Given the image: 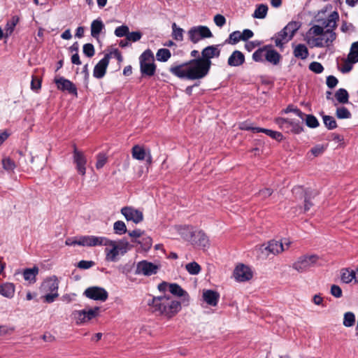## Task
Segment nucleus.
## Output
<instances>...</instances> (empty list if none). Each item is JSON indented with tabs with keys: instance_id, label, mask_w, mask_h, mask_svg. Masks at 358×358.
<instances>
[{
	"instance_id": "nucleus-50",
	"label": "nucleus",
	"mask_w": 358,
	"mask_h": 358,
	"mask_svg": "<svg viewBox=\"0 0 358 358\" xmlns=\"http://www.w3.org/2000/svg\"><path fill=\"white\" fill-rule=\"evenodd\" d=\"M306 125L310 128H316L319 125L318 120L313 115H306Z\"/></svg>"
},
{
	"instance_id": "nucleus-11",
	"label": "nucleus",
	"mask_w": 358,
	"mask_h": 358,
	"mask_svg": "<svg viewBox=\"0 0 358 358\" xmlns=\"http://www.w3.org/2000/svg\"><path fill=\"white\" fill-rule=\"evenodd\" d=\"M121 213L127 222L138 224L143 222V215L142 211L132 206H126L121 209Z\"/></svg>"
},
{
	"instance_id": "nucleus-47",
	"label": "nucleus",
	"mask_w": 358,
	"mask_h": 358,
	"mask_svg": "<svg viewBox=\"0 0 358 358\" xmlns=\"http://www.w3.org/2000/svg\"><path fill=\"white\" fill-rule=\"evenodd\" d=\"M355 63L356 62H352V60H350L349 57H348L347 59L343 61V64L340 67L341 71L344 73L350 72L352 69L353 64Z\"/></svg>"
},
{
	"instance_id": "nucleus-45",
	"label": "nucleus",
	"mask_w": 358,
	"mask_h": 358,
	"mask_svg": "<svg viewBox=\"0 0 358 358\" xmlns=\"http://www.w3.org/2000/svg\"><path fill=\"white\" fill-rule=\"evenodd\" d=\"M348 57L352 62H358V41L352 43Z\"/></svg>"
},
{
	"instance_id": "nucleus-39",
	"label": "nucleus",
	"mask_w": 358,
	"mask_h": 358,
	"mask_svg": "<svg viewBox=\"0 0 358 358\" xmlns=\"http://www.w3.org/2000/svg\"><path fill=\"white\" fill-rule=\"evenodd\" d=\"M172 37L177 41H182L183 40V29L177 26L174 22L172 24Z\"/></svg>"
},
{
	"instance_id": "nucleus-40",
	"label": "nucleus",
	"mask_w": 358,
	"mask_h": 358,
	"mask_svg": "<svg viewBox=\"0 0 358 358\" xmlns=\"http://www.w3.org/2000/svg\"><path fill=\"white\" fill-rule=\"evenodd\" d=\"M171 56V52L169 50L166 48H161L158 50L156 57L157 59L159 62H166Z\"/></svg>"
},
{
	"instance_id": "nucleus-12",
	"label": "nucleus",
	"mask_w": 358,
	"mask_h": 358,
	"mask_svg": "<svg viewBox=\"0 0 358 358\" xmlns=\"http://www.w3.org/2000/svg\"><path fill=\"white\" fill-rule=\"evenodd\" d=\"M189 241L194 247L199 249H205L210 245L208 237L202 230H194Z\"/></svg>"
},
{
	"instance_id": "nucleus-44",
	"label": "nucleus",
	"mask_w": 358,
	"mask_h": 358,
	"mask_svg": "<svg viewBox=\"0 0 358 358\" xmlns=\"http://www.w3.org/2000/svg\"><path fill=\"white\" fill-rule=\"evenodd\" d=\"M90 239L92 242V247L97 245L107 246V243L109 240L106 237L95 236H90Z\"/></svg>"
},
{
	"instance_id": "nucleus-33",
	"label": "nucleus",
	"mask_w": 358,
	"mask_h": 358,
	"mask_svg": "<svg viewBox=\"0 0 358 358\" xmlns=\"http://www.w3.org/2000/svg\"><path fill=\"white\" fill-rule=\"evenodd\" d=\"M294 55L296 57L305 59L308 56V50L305 45L299 44L294 49Z\"/></svg>"
},
{
	"instance_id": "nucleus-10",
	"label": "nucleus",
	"mask_w": 358,
	"mask_h": 358,
	"mask_svg": "<svg viewBox=\"0 0 358 358\" xmlns=\"http://www.w3.org/2000/svg\"><path fill=\"white\" fill-rule=\"evenodd\" d=\"M83 294L87 298L94 301H106L108 298V292L103 287L98 286L87 288Z\"/></svg>"
},
{
	"instance_id": "nucleus-59",
	"label": "nucleus",
	"mask_w": 358,
	"mask_h": 358,
	"mask_svg": "<svg viewBox=\"0 0 358 358\" xmlns=\"http://www.w3.org/2000/svg\"><path fill=\"white\" fill-rule=\"evenodd\" d=\"M213 20H214L215 24L219 27H223L226 23L225 17L222 15H220V14L215 15L214 16Z\"/></svg>"
},
{
	"instance_id": "nucleus-30",
	"label": "nucleus",
	"mask_w": 358,
	"mask_h": 358,
	"mask_svg": "<svg viewBox=\"0 0 358 358\" xmlns=\"http://www.w3.org/2000/svg\"><path fill=\"white\" fill-rule=\"evenodd\" d=\"M15 285L10 282L0 285V294L4 297L11 299L14 296Z\"/></svg>"
},
{
	"instance_id": "nucleus-36",
	"label": "nucleus",
	"mask_w": 358,
	"mask_h": 358,
	"mask_svg": "<svg viewBox=\"0 0 358 358\" xmlns=\"http://www.w3.org/2000/svg\"><path fill=\"white\" fill-rule=\"evenodd\" d=\"M134 242L140 244L143 250L148 251L149 250L152 245V239L151 237L145 236V234L141 237V240H135Z\"/></svg>"
},
{
	"instance_id": "nucleus-4",
	"label": "nucleus",
	"mask_w": 358,
	"mask_h": 358,
	"mask_svg": "<svg viewBox=\"0 0 358 358\" xmlns=\"http://www.w3.org/2000/svg\"><path fill=\"white\" fill-rule=\"evenodd\" d=\"M129 243L127 241L122 239L116 242L115 241L108 240L107 246L111 248H105L106 260L107 262H116L119 260L118 255H124L129 250Z\"/></svg>"
},
{
	"instance_id": "nucleus-7",
	"label": "nucleus",
	"mask_w": 358,
	"mask_h": 358,
	"mask_svg": "<svg viewBox=\"0 0 358 358\" xmlns=\"http://www.w3.org/2000/svg\"><path fill=\"white\" fill-rule=\"evenodd\" d=\"M320 257L317 255H303L293 264L292 267L299 273L308 271L310 268L315 266Z\"/></svg>"
},
{
	"instance_id": "nucleus-34",
	"label": "nucleus",
	"mask_w": 358,
	"mask_h": 358,
	"mask_svg": "<svg viewBox=\"0 0 358 358\" xmlns=\"http://www.w3.org/2000/svg\"><path fill=\"white\" fill-rule=\"evenodd\" d=\"M357 278V271H349L348 268L343 269L341 273V279L344 283H350L353 279Z\"/></svg>"
},
{
	"instance_id": "nucleus-22",
	"label": "nucleus",
	"mask_w": 358,
	"mask_h": 358,
	"mask_svg": "<svg viewBox=\"0 0 358 358\" xmlns=\"http://www.w3.org/2000/svg\"><path fill=\"white\" fill-rule=\"evenodd\" d=\"M132 157L137 160H143L146 159L149 164L152 162V157L150 152H146V150L140 145H135L133 147Z\"/></svg>"
},
{
	"instance_id": "nucleus-46",
	"label": "nucleus",
	"mask_w": 358,
	"mask_h": 358,
	"mask_svg": "<svg viewBox=\"0 0 358 358\" xmlns=\"http://www.w3.org/2000/svg\"><path fill=\"white\" fill-rule=\"evenodd\" d=\"M336 117L339 119H348L351 117V113L345 107H339L336 109Z\"/></svg>"
},
{
	"instance_id": "nucleus-64",
	"label": "nucleus",
	"mask_w": 358,
	"mask_h": 358,
	"mask_svg": "<svg viewBox=\"0 0 358 358\" xmlns=\"http://www.w3.org/2000/svg\"><path fill=\"white\" fill-rule=\"evenodd\" d=\"M144 234L145 231L140 229H136L131 231H129V236L133 238H141Z\"/></svg>"
},
{
	"instance_id": "nucleus-6",
	"label": "nucleus",
	"mask_w": 358,
	"mask_h": 358,
	"mask_svg": "<svg viewBox=\"0 0 358 358\" xmlns=\"http://www.w3.org/2000/svg\"><path fill=\"white\" fill-rule=\"evenodd\" d=\"M274 121L281 129L286 132L298 134L303 131V127L299 120L289 118L276 117Z\"/></svg>"
},
{
	"instance_id": "nucleus-29",
	"label": "nucleus",
	"mask_w": 358,
	"mask_h": 358,
	"mask_svg": "<svg viewBox=\"0 0 358 358\" xmlns=\"http://www.w3.org/2000/svg\"><path fill=\"white\" fill-rule=\"evenodd\" d=\"M175 229L184 240L188 241L192 237V232L194 231L193 229L189 228V225H175Z\"/></svg>"
},
{
	"instance_id": "nucleus-2",
	"label": "nucleus",
	"mask_w": 358,
	"mask_h": 358,
	"mask_svg": "<svg viewBox=\"0 0 358 358\" xmlns=\"http://www.w3.org/2000/svg\"><path fill=\"white\" fill-rule=\"evenodd\" d=\"M208 63L204 64L199 58L189 62L171 66L169 71L180 78L199 80L204 78L209 72Z\"/></svg>"
},
{
	"instance_id": "nucleus-15",
	"label": "nucleus",
	"mask_w": 358,
	"mask_h": 358,
	"mask_svg": "<svg viewBox=\"0 0 358 358\" xmlns=\"http://www.w3.org/2000/svg\"><path fill=\"white\" fill-rule=\"evenodd\" d=\"M220 50L217 45H209L205 48L201 52V57L199 59L204 63H208V67L210 68L212 64L210 59L218 57Z\"/></svg>"
},
{
	"instance_id": "nucleus-5",
	"label": "nucleus",
	"mask_w": 358,
	"mask_h": 358,
	"mask_svg": "<svg viewBox=\"0 0 358 358\" xmlns=\"http://www.w3.org/2000/svg\"><path fill=\"white\" fill-rule=\"evenodd\" d=\"M141 71L143 75L151 76L154 75L156 66L154 63V55L150 50H147L140 56Z\"/></svg>"
},
{
	"instance_id": "nucleus-13",
	"label": "nucleus",
	"mask_w": 358,
	"mask_h": 358,
	"mask_svg": "<svg viewBox=\"0 0 358 358\" xmlns=\"http://www.w3.org/2000/svg\"><path fill=\"white\" fill-rule=\"evenodd\" d=\"M159 268V266L146 260H142L137 264L136 273L150 276L156 274Z\"/></svg>"
},
{
	"instance_id": "nucleus-38",
	"label": "nucleus",
	"mask_w": 358,
	"mask_h": 358,
	"mask_svg": "<svg viewBox=\"0 0 358 358\" xmlns=\"http://www.w3.org/2000/svg\"><path fill=\"white\" fill-rule=\"evenodd\" d=\"M267 45L259 48L252 54V59L257 62H263L266 57Z\"/></svg>"
},
{
	"instance_id": "nucleus-35",
	"label": "nucleus",
	"mask_w": 358,
	"mask_h": 358,
	"mask_svg": "<svg viewBox=\"0 0 358 358\" xmlns=\"http://www.w3.org/2000/svg\"><path fill=\"white\" fill-rule=\"evenodd\" d=\"M301 27V23L299 22L296 21H292L289 22L285 27L284 30L286 31L288 35L291 37V38H293L295 33L299 30V29Z\"/></svg>"
},
{
	"instance_id": "nucleus-9",
	"label": "nucleus",
	"mask_w": 358,
	"mask_h": 358,
	"mask_svg": "<svg viewBox=\"0 0 358 358\" xmlns=\"http://www.w3.org/2000/svg\"><path fill=\"white\" fill-rule=\"evenodd\" d=\"M99 310L100 308L99 306H96L94 308H91L87 310L85 309L74 310L72 315L78 324H83L97 317Z\"/></svg>"
},
{
	"instance_id": "nucleus-17",
	"label": "nucleus",
	"mask_w": 358,
	"mask_h": 358,
	"mask_svg": "<svg viewBox=\"0 0 358 358\" xmlns=\"http://www.w3.org/2000/svg\"><path fill=\"white\" fill-rule=\"evenodd\" d=\"M73 162L76 164L78 173L84 176L86 173L87 159L85 155L76 148L73 150Z\"/></svg>"
},
{
	"instance_id": "nucleus-16",
	"label": "nucleus",
	"mask_w": 358,
	"mask_h": 358,
	"mask_svg": "<svg viewBox=\"0 0 358 358\" xmlns=\"http://www.w3.org/2000/svg\"><path fill=\"white\" fill-rule=\"evenodd\" d=\"M55 83L58 90L67 91L69 93L77 96V88L69 80L63 77H56L55 78Z\"/></svg>"
},
{
	"instance_id": "nucleus-48",
	"label": "nucleus",
	"mask_w": 358,
	"mask_h": 358,
	"mask_svg": "<svg viewBox=\"0 0 358 358\" xmlns=\"http://www.w3.org/2000/svg\"><path fill=\"white\" fill-rule=\"evenodd\" d=\"M323 122L325 126L329 129H333L336 127V122L334 118L329 115H324L323 116Z\"/></svg>"
},
{
	"instance_id": "nucleus-55",
	"label": "nucleus",
	"mask_w": 358,
	"mask_h": 358,
	"mask_svg": "<svg viewBox=\"0 0 358 358\" xmlns=\"http://www.w3.org/2000/svg\"><path fill=\"white\" fill-rule=\"evenodd\" d=\"M142 34L140 31L128 32L127 40L132 42H136L141 38Z\"/></svg>"
},
{
	"instance_id": "nucleus-43",
	"label": "nucleus",
	"mask_w": 358,
	"mask_h": 358,
	"mask_svg": "<svg viewBox=\"0 0 358 358\" xmlns=\"http://www.w3.org/2000/svg\"><path fill=\"white\" fill-rule=\"evenodd\" d=\"M355 323V315L352 312H347L344 314L343 325L346 327H352Z\"/></svg>"
},
{
	"instance_id": "nucleus-56",
	"label": "nucleus",
	"mask_w": 358,
	"mask_h": 358,
	"mask_svg": "<svg viewBox=\"0 0 358 358\" xmlns=\"http://www.w3.org/2000/svg\"><path fill=\"white\" fill-rule=\"evenodd\" d=\"M330 293L332 296L336 298H341L343 295V292L341 288L336 285H332L331 287Z\"/></svg>"
},
{
	"instance_id": "nucleus-41",
	"label": "nucleus",
	"mask_w": 358,
	"mask_h": 358,
	"mask_svg": "<svg viewBox=\"0 0 358 358\" xmlns=\"http://www.w3.org/2000/svg\"><path fill=\"white\" fill-rule=\"evenodd\" d=\"M335 96L339 103H346L348 102V93L345 89L341 88L338 90L335 94Z\"/></svg>"
},
{
	"instance_id": "nucleus-3",
	"label": "nucleus",
	"mask_w": 358,
	"mask_h": 358,
	"mask_svg": "<svg viewBox=\"0 0 358 358\" xmlns=\"http://www.w3.org/2000/svg\"><path fill=\"white\" fill-rule=\"evenodd\" d=\"M148 305L152 308V312L163 315L168 319L174 317L181 310V302L172 299L169 294L153 296L148 301Z\"/></svg>"
},
{
	"instance_id": "nucleus-18",
	"label": "nucleus",
	"mask_w": 358,
	"mask_h": 358,
	"mask_svg": "<svg viewBox=\"0 0 358 358\" xmlns=\"http://www.w3.org/2000/svg\"><path fill=\"white\" fill-rule=\"evenodd\" d=\"M169 292L174 296L182 297V303H186L185 305H188L190 299L189 295L180 285L176 282L171 283L169 285Z\"/></svg>"
},
{
	"instance_id": "nucleus-62",
	"label": "nucleus",
	"mask_w": 358,
	"mask_h": 358,
	"mask_svg": "<svg viewBox=\"0 0 358 358\" xmlns=\"http://www.w3.org/2000/svg\"><path fill=\"white\" fill-rule=\"evenodd\" d=\"M324 150V147L322 145H317L313 148L310 150L311 153L315 156L317 157L320 155H321Z\"/></svg>"
},
{
	"instance_id": "nucleus-32",
	"label": "nucleus",
	"mask_w": 358,
	"mask_h": 358,
	"mask_svg": "<svg viewBox=\"0 0 358 358\" xmlns=\"http://www.w3.org/2000/svg\"><path fill=\"white\" fill-rule=\"evenodd\" d=\"M38 268L34 266L31 268H25L23 271L24 279L31 283H34L36 280V277L38 273Z\"/></svg>"
},
{
	"instance_id": "nucleus-37",
	"label": "nucleus",
	"mask_w": 358,
	"mask_h": 358,
	"mask_svg": "<svg viewBox=\"0 0 358 358\" xmlns=\"http://www.w3.org/2000/svg\"><path fill=\"white\" fill-rule=\"evenodd\" d=\"M268 12V6L266 4H260L255 9L252 16L257 19H264L266 17Z\"/></svg>"
},
{
	"instance_id": "nucleus-1",
	"label": "nucleus",
	"mask_w": 358,
	"mask_h": 358,
	"mask_svg": "<svg viewBox=\"0 0 358 358\" xmlns=\"http://www.w3.org/2000/svg\"><path fill=\"white\" fill-rule=\"evenodd\" d=\"M338 14L331 13L325 22V28L319 25H313L307 31L305 40L310 48H323L329 46L336 39V34L333 31L336 27Z\"/></svg>"
},
{
	"instance_id": "nucleus-21",
	"label": "nucleus",
	"mask_w": 358,
	"mask_h": 358,
	"mask_svg": "<svg viewBox=\"0 0 358 358\" xmlns=\"http://www.w3.org/2000/svg\"><path fill=\"white\" fill-rule=\"evenodd\" d=\"M284 244L287 246L286 248H288L290 242L282 243L281 241L271 240L268 242V246L265 248V250H268L271 254L276 255L285 250Z\"/></svg>"
},
{
	"instance_id": "nucleus-60",
	"label": "nucleus",
	"mask_w": 358,
	"mask_h": 358,
	"mask_svg": "<svg viewBox=\"0 0 358 358\" xmlns=\"http://www.w3.org/2000/svg\"><path fill=\"white\" fill-rule=\"evenodd\" d=\"M93 261L81 260L78 264V267L81 269H88L94 265Z\"/></svg>"
},
{
	"instance_id": "nucleus-57",
	"label": "nucleus",
	"mask_w": 358,
	"mask_h": 358,
	"mask_svg": "<svg viewBox=\"0 0 358 358\" xmlns=\"http://www.w3.org/2000/svg\"><path fill=\"white\" fill-rule=\"evenodd\" d=\"M309 69H310V70H311L312 71H313L316 73H320L324 70L322 65L320 63L317 62H313L310 63V66H309Z\"/></svg>"
},
{
	"instance_id": "nucleus-61",
	"label": "nucleus",
	"mask_w": 358,
	"mask_h": 358,
	"mask_svg": "<svg viewBox=\"0 0 358 358\" xmlns=\"http://www.w3.org/2000/svg\"><path fill=\"white\" fill-rule=\"evenodd\" d=\"M259 45L260 43L257 41H248L245 43V48L248 51L251 52Z\"/></svg>"
},
{
	"instance_id": "nucleus-63",
	"label": "nucleus",
	"mask_w": 358,
	"mask_h": 358,
	"mask_svg": "<svg viewBox=\"0 0 358 358\" xmlns=\"http://www.w3.org/2000/svg\"><path fill=\"white\" fill-rule=\"evenodd\" d=\"M338 84V80L333 76H329L327 78V85L329 88H334Z\"/></svg>"
},
{
	"instance_id": "nucleus-8",
	"label": "nucleus",
	"mask_w": 358,
	"mask_h": 358,
	"mask_svg": "<svg viewBox=\"0 0 358 358\" xmlns=\"http://www.w3.org/2000/svg\"><path fill=\"white\" fill-rule=\"evenodd\" d=\"M189 39L193 43H196L202 39L213 36L210 29L206 26H195L190 28L187 32Z\"/></svg>"
},
{
	"instance_id": "nucleus-19",
	"label": "nucleus",
	"mask_w": 358,
	"mask_h": 358,
	"mask_svg": "<svg viewBox=\"0 0 358 358\" xmlns=\"http://www.w3.org/2000/svg\"><path fill=\"white\" fill-rule=\"evenodd\" d=\"M110 56L106 55L101 59L94 69L93 75L95 78H101L104 76L109 63Z\"/></svg>"
},
{
	"instance_id": "nucleus-14",
	"label": "nucleus",
	"mask_w": 358,
	"mask_h": 358,
	"mask_svg": "<svg viewBox=\"0 0 358 358\" xmlns=\"http://www.w3.org/2000/svg\"><path fill=\"white\" fill-rule=\"evenodd\" d=\"M234 276L238 282H245L252 278V272L250 267L245 264L238 265L234 271Z\"/></svg>"
},
{
	"instance_id": "nucleus-42",
	"label": "nucleus",
	"mask_w": 358,
	"mask_h": 358,
	"mask_svg": "<svg viewBox=\"0 0 358 358\" xmlns=\"http://www.w3.org/2000/svg\"><path fill=\"white\" fill-rule=\"evenodd\" d=\"M187 272L191 275H197L201 270L200 265L196 262L188 263L185 266Z\"/></svg>"
},
{
	"instance_id": "nucleus-27",
	"label": "nucleus",
	"mask_w": 358,
	"mask_h": 358,
	"mask_svg": "<svg viewBox=\"0 0 358 358\" xmlns=\"http://www.w3.org/2000/svg\"><path fill=\"white\" fill-rule=\"evenodd\" d=\"M242 129H252L256 132H263L278 141H281L283 139L282 134L279 131H273V130L267 129L259 128V127H254V128L242 127Z\"/></svg>"
},
{
	"instance_id": "nucleus-54",
	"label": "nucleus",
	"mask_w": 358,
	"mask_h": 358,
	"mask_svg": "<svg viewBox=\"0 0 358 358\" xmlns=\"http://www.w3.org/2000/svg\"><path fill=\"white\" fill-rule=\"evenodd\" d=\"M96 168L97 169H101L107 162V157L104 154H99L96 157Z\"/></svg>"
},
{
	"instance_id": "nucleus-28",
	"label": "nucleus",
	"mask_w": 358,
	"mask_h": 358,
	"mask_svg": "<svg viewBox=\"0 0 358 358\" xmlns=\"http://www.w3.org/2000/svg\"><path fill=\"white\" fill-rule=\"evenodd\" d=\"M104 28L105 25L100 18L93 20L91 23L92 36L97 38Z\"/></svg>"
},
{
	"instance_id": "nucleus-49",
	"label": "nucleus",
	"mask_w": 358,
	"mask_h": 358,
	"mask_svg": "<svg viewBox=\"0 0 358 358\" xmlns=\"http://www.w3.org/2000/svg\"><path fill=\"white\" fill-rule=\"evenodd\" d=\"M282 113H294L296 116H298L301 120H303L305 115L297 108H294L293 106H288L285 109H284Z\"/></svg>"
},
{
	"instance_id": "nucleus-26",
	"label": "nucleus",
	"mask_w": 358,
	"mask_h": 358,
	"mask_svg": "<svg viewBox=\"0 0 358 358\" xmlns=\"http://www.w3.org/2000/svg\"><path fill=\"white\" fill-rule=\"evenodd\" d=\"M245 62L244 55L238 50H235L228 59V64L231 66H239Z\"/></svg>"
},
{
	"instance_id": "nucleus-24",
	"label": "nucleus",
	"mask_w": 358,
	"mask_h": 358,
	"mask_svg": "<svg viewBox=\"0 0 358 358\" xmlns=\"http://www.w3.org/2000/svg\"><path fill=\"white\" fill-rule=\"evenodd\" d=\"M42 287L46 292H50V293H57L59 287V281L55 275H53L52 277L46 279L42 283Z\"/></svg>"
},
{
	"instance_id": "nucleus-51",
	"label": "nucleus",
	"mask_w": 358,
	"mask_h": 358,
	"mask_svg": "<svg viewBox=\"0 0 358 358\" xmlns=\"http://www.w3.org/2000/svg\"><path fill=\"white\" fill-rule=\"evenodd\" d=\"M3 168L8 171H12L15 169V164L10 158H4L2 160Z\"/></svg>"
},
{
	"instance_id": "nucleus-53",
	"label": "nucleus",
	"mask_w": 358,
	"mask_h": 358,
	"mask_svg": "<svg viewBox=\"0 0 358 358\" xmlns=\"http://www.w3.org/2000/svg\"><path fill=\"white\" fill-rule=\"evenodd\" d=\"M229 43L236 44L240 41H242L241 34L239 31L232 32L229 37Z\"/></svg>"
},
{
	"instance_id": "nucleus-25",
	"label": "nucleus",
	"mask_w": 358,
	"mask_h": 358,
	"mask_svg": "<svg viewBox=\"0 0 358 358\" xmlns=\"http://www.w3.org/2000/svg\"><path fill=\"white\" fill-rule=\"evenodd\" d=\"M276 47L282 49L283 45L288 43L292 38L284 29L272 38Z\"/></svg>"
},
{
	"instance_id": "nucleus-58",
	"label": "nucleus",
	"mask_w": 358,
	"mask_h": 358,
	"mask_svg": "<svg viewBox=\"0 0 358 358\" xmlns=\"http://www.w3.org/2000/svg\"><path fill=\"white\" fill-rule=\"evenodd\" d=\"M83 52L89 57L94 55V48L92 44L87 43L83 45Z\"/></svg>"
},
{
	"instance_id": "nucleus-52",
	"label": "nucleus",
	"mask_w": 358,
	"mask_h": 358,
	"mask_svg": "<svg viewBox=\"0 0 358 358\" xmlns=\"http://www.w3.org/2000/svg\"><path fill=\"white\" fill-rule=\"evenodd\" d=\"M129 31V29L127 26L122 25V26L117 27L115 29L114 33H115V35L117 37H123V36L127 37V35L128 34Z\"/></svg>"
},
{
	"instance_id": "nucleus-31",
	"label": "nucleus",
	"mask_w": 358,
	"mask_h": 358,
	"mask_svg": "<svg viewBox=\"0 0 358 358\" xmlns=\"http://www.w3.org/2000/svg\"><path fill=\"white\" fill-rule=\"evenodd\" d=\"M280 59V55L275 50H273L270 46L267 45L265 60L273 65H277Z\"/></svg>"
},
{
	"instance_id": "nucleus-23",
	"label": "nucleus",
	"mask_w": 358,
	"mask_h": 358,
	"mask_svg": "<svg viewBox=\"0 0 358 358\" xmlns=\"http://www.w3.org/2000/svg\"><path fill=\"white\" fill-rule=\"evenodd\" d=\"M203 301L211 306H215L220 299V294L217 291L212 289L203 290Z\"/></svg>"
},
{
	"instance_id": "nucleus-20",
	"label": "nucleus",
	"mask_w": 358,
	"mask_h": 358,
	"mask_svg": "<svg viewBox=\"0 0 358 358\" xmlns=\"http://www.w3.org/2000/svg\"><path fill=\"white\" fill-rule=\"evenodd\" d=\"M67 245H80L86 247H92L90 236H80L73 238H69L66 240Z\"/></svg>"
}]
</instances>
